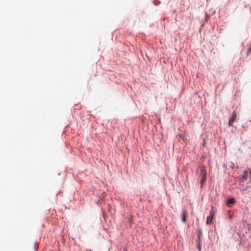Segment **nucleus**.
Segmentation results:
<instances>
[{
  "label": "nucleus",
  "instance_id": "8",
  "mask_svg": "<svg viewBox=\"0 0 251 251\" xmlns=\"http://www.w3.org/2000/svg\"><path fill=\"white\" fill-rule=\"evenodd\" d=\"M198 248L199 249V251H201V244H200V241L199 242V244H198Z\"/></svg>",
  "mask_w": 251,
  "mask_h": 251
},
{
  "label": "nucleus",
  "instance_id": "7",
  "mask_svg": "<svg viewBox=\"0 0 251 251\" xmlns=\"http://www.w3.org/2000/svg\"><path fill=\"white\" fill-rule=\"evenodd\" d=\"M38 247H39V244H38V242H35L34 243V251H38Z\"/></svg>",
  "mask_w": 251,
  "mask_h": 251
},
{
  "label": "nucleus",
  "instance_id": "6",
  "mask_svg": "<svg viewBox=\"0 0 251 251\" xmlns=\"http://www.w3.org/2000/svg\"><path fill=\"white\" fill-rule=\"evenodd\" d=\"M182 221L183 223H185L186 221V212L185 210H183L182 214Z\"/></svg>",
  "mask_w": 251,
  "mask_h": 251
},
{
  "label": "nucleus",
  "instance_id": "2",
  "mask_svg": "<svg viewBox=\"0 0 251 251\" xmlns=\"http://www.w3.org/2000/svg\"><path fill=\"white\" fill-rule=\"evenodd\" d=\"M237 118V114L235 111H234L232 114V117L229 119L228 122V125L229 126H232L233 123L235 121Z\"/></svg>",
  "mask_w": 251,
  "mask_h": 251
},
{
  "label": "nucleus",
  "instance_id": "3",
  "mask_svg": "<svg viewBox=\"0 0 251 251\" xmlns=\"http://www.w3.org/2000/svg\"><path fill=\"white\" fill-rule=\"evenodd\" d=\"M210 215L209 216L207 217L206 219V224L207 225H209L212 223V221L214 216V212L212 210L210 211Z\"/></svg>",
  "mask_w": 251,
  "mask_h": 251
},
{
  "label": "nucleus",
  "instance_id": "4",
  "mask_svg": "<svg viewBox=\"0 0 251 251\" xmlns=\"http://www.w3.org/2000/svg\"><path fill=\"white\" fill-rule=\"evenodd\" d=\"M235 202V200L234 198H230L227 201L226 204L227 206L231 207V205Z\"/></svg>",
  "mask_w": 251,
  "mask_h": 251
},
{
  "label": "nucleus",
  "instance_id": "9",
  "mask_svg": "<svg viewBox=\"0 0 251 251\" xmlns=\"http://www.w3.org/2000/svg\"><path fill=\"white\" fill-rule=\"evenodd\" d=\"M202 235V233L201 232H200L199 235H198V237H199V240H200V237Z\"/></svg>",
  "mask_w": 251,
  "mask_h": 251
},
{
  "label": "nucleus",
  "instance_id": "5",
  "mask_svg": "<svg viewBox=\"0 0 251 251\" xmlns=\"http://www.w3.org/2000/svg\"><path fill=\"white\" fill-rule=\"evenodd\" d=\"M248 172L247 171H245L242 175V178L244 180H247L248 179Z\"/></svg>",
  "mask_w": 251,
  "mask_h": 251
},
{
  "label": "nucleus",
  "instance_id": "1",
  "mask_svg": "<svg viewBox=\"0 0 251 251\" xmlns=\"http://www.w3.org/2000/svg\"><path fill=\"white\" fill-rule=\"evenodd\" d=\"M200 176L201 177V186L203 185V183L205 181L207 178V172L206 168L204 166H200Z\"/></svg>",
  "mask_w": 251,
  "mask_h": 251
}]
</instances>
